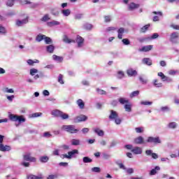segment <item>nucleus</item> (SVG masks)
Wrapping results in <instances>:
<instances>
[{
	"label": "nucleus",
	"mask_w": 179,
	"mask_h": 179,
	"mask_svg": "<svg viewBox=\"0 0 179 179\" xmlns=\"http://www.w3.org/2000/svg\"><path fill=\"white\" fill-rule=\"evenodd\" d=\"M63 41L64 43H66L67 44H71V43H77L78 47L80 48L82 45H83V43H85V39L80 36H77L76 41L70 39L68 38V36L64 35L63 36Z\"/></svg>",
	"instance_id": "obj_1"
},
{
	"label": "nucleus",
	"mask_w": 179,
	"mask_h": 179,
	"mask_svg": "<svg viewBox=\"0 0 179 179\" xmlns=\"http://www.w3.org/2000/svg\"><path fill=\"white\" fill-rule=\"evenodd\" d=\"M8 118H9V120H10V121H13L15 122L18 121V122H20V124H22V122H26V118H24V117L23 115L19 116L17 115L10 114L8 115Z\"/></svg>",
	"instance_id": "obj_2"
},
{
	"label": "nucleus",
	"mask_w": 179,
	"mask_h": 179,
	"mask_svg": "<svg viewBox=\"0 0 179 179\" xmlns=\"http://www.w3.org/2000/svg\"><path fill=\"white\" fill-rule=\"evenodd\" d=\"M110 112V114L109 115V120H114L115 124L117 125H120V124H121L122 120H121V118H120V117H118V113L115 112V110H111Z\"/></svg>",
	"instance_id": "obj_3"
},
{
	"label": "nucleus",
	"mask_w": 179,
	"mask_h": 179,
	"mask_svg": "<svg viewBox=\"0 0 179 179\" xmlns=\"http://www.w3.org/2000/svg\"><path fill=\"white\" fill-rule=\"evenodd\" d=\"M63 129L66 131V132H70V134H76L79 132L78 129H75V125H64Z\"/></svg>",
	"instance_id": "obj_4"
},
{
	"label": "nucleus",
	"mask_w": 179,
	"mask_h": 179,
	"mask_svg": "<svg viewBox=\"0 0 179 179\" xmlns=\"http://www.w3.org/2000/svg\"><path fill=\"white\" fill-rule=\"evenodd\" d=\"M79 151L78 150H73L70 152H68V155L64 154L62 155V159H72L74 155H78Z\"/></svg>",
	"instance_id": "obj_5"
},
{
	"label": "nucleus",
	"mask_w": 179,
	"mask_h": 179,
	"mask_svg": "<svg viewBox=\"0 0 179 179\" xmlns=\"http://www.w3.org/2000/svg\"><path fill=\"white\" fill-rule=\"evenodd\" d=\"M148 143H155V145H157V143H162V141L159 137H152L150 136L147 139Z\"/></svg>",
	"instance_id": "obj_6"
},
{
	"label": "nucleus",
	"mask_w": 179,
	"mask_h": 179,
	"mask_svg": "<svg viewBox=\"0 0 179 179\" xmlns=\"http://www.w3.org/2000/svg\"><path fill=\"white\" fill-rule=\"evenodd\" d=\"M23 159L25 162H31V163H36V162H37V159L34 157H31V154L30 153L23 155Z\"/></svg>",
	"instance_id": "obj_7"
},
{
	"label": "nucleus",
	"mask_w": 179,
	"mask_h": 179,
	"mask_svg": "<svg viewBox=\"0 0 179 179\" xmlns=\"http://www.w3.org/2000/svg\"><path fill=\"white\" fill-rule=\"evenodd\" d=\"M87 120V116L85 115H80L74 119V122L76 124H78V122H83Z\"/></svg>",
	"instance_id": "obj_8"
},
{
	"label": "nucleus",
	"mask_w": 179,
	"mask_h": 179,
	"mask_svg": "<svg viewBox=\"0 0 179 179\" xmlns=\"http://www.w3.org/2000/svg\"><path fill=\"white\" fill-rule=\"evenodd\" d=\"M157 75L159 76V78H161L162 82H171V80H173L171 78H169V77L166 76L163 72H159Z\"/></svg>",
	"instance_id": "obj_9"
},
{
	"label": "nucleus",
	"mask_w": 179,
	"mask_h": 179,
	"mask_svg": "<svg viewBox=\"0 0 179 179\" xmlns=\"http://www.w3.org/2000/svg\"><path fill=\"white\" fill-rule=\"evenodd\" d=\"M153 50V45H148L143 46L139 50L141 52H148V51H152Z\"/></svg>",
	"instance_id": "obj_10"
},
{
	"label": "nucleus",
	"mask_w": 179,
	"mask_h": 179,
	"mask_svg": "<svg viewBox=\"0 0 179 179\" xmlns=\"http://www.w3.org/2000/svg\"><path fill=\"white\" fill-rule=\"evenodd\" d=\"M27 23H29V17H27L25 19L22 20H17L16 21V25L18 26V27H20V26H23V24H26Z\"/></svg>",
	"instance_id": "obj_11"
},
{
	"label": "nucleus",
	"mask_w": 179,
	"mask_h": 179,
	"mask_svg": "<svg viewBox=\"0 0 179 179\" xmlns=\"http://www.w3.org/2000/svg\"><path fill=\"white\" fill-rule=\"evenodd\" d=\"M178 37H179L178 32H173L170 35V41H171V43H177L176 40H177Z\"/></svg>",
	"instance_id": "obj_12"
},
{
	"label": "nucleus",
	"mask_w": 179,
	"mask_h": 179,
	"mask_svg": "<svg viewBox=\"0 0 179 179\" xmlns=\"http://www.w3.org/2000/svg\"><path fill=\"white\" fill-rule=\"evenodd\" d=\"M134 143H135L136 145H142L145 143V140L143 139V137L138 136L134 138Z\"/></svg>",
	"instance_id": "obj_13"
},
{
	"label": "nucleus",
	"mask_w": 179,
	"mask_h": 179,
	"mask_svg": "<svg viewBox=\"0 0 179 179\" xmlns=\"http://www.w3.org/2000/svg\"><path fill=\"white\" fill-rule=\"evenodd\" d=\"M145 155H147V156H152V159H155L159 158V155H157V154L153 152V151H152V150H145Z\"/></svg>",
	"instance_id": "obj_14"
},
{
	"label": "nucleus",
	"mask_w": 179,
	"mask_h": 179,
	"mask_svg": "<svg viewBox=\"0 0 179 179\" xmlns=\"http://www.w3.org/2000/svg\"><path fill=\"white\" fill-rule=\"evenodd\" d=\"M127 73L128 76H136L138 75V71L134 70L133 69H129L127 70Z\"/></svg>",
	"instance_id": "obj_15"
},
{
	"label": "nucleus",
	"mask_w": 179,
	"mask_h": 179,
	"mask_svg": "<svg viewBox=\"0 0 179 179\" xmlns=\"http://www.w3.org/2000/svg\"><path fill=\"white\" fill-rule=\"evenodd\" d=\"M11 148L10 145H3V144L0 143V151L1 152H9Z\"/></svg>",
	"instance_id": "obj_16"
},
{
	"label": "nucleus",
	"mask_w": 179,
	"mask_h": 179,
	"mask_svg": "<svg viewBox=\"0 0 179 179\" xmlns=\"http://www.w3.org/2000/svg\"><path fill=\"white\" fill-rule=\"evenodd\" d=\"M131 152L134 155H142V148L141 147H135L131 149Z\"/></svg>",
	"instance_id": "obj_17"
},
{
	"label": "nucleus",
	"mask_w": 179,
	"mask_h": 179,
	"mask_svg": "<svg viewBox=\"0 0 179 179\" xmlns=\"http://www.w3.org/2000/svg\"><path fill=\"white\" fill-rule=\"evenodd\" d=\"M124 32H125V29H124L123 27H120L117 30V33H118L117 38H119V40H122V36Z\"/></svg>",
	"instance_id": "obj_18"
},
{
	"label": "nucleus",
	"mask_w": 179,
	"mask_h": 179,
	"mask_svg": "<svg viewBox=\"0 0 179 179\" xmlns=\"http://www.w3.org/2000/svg\"><path fill=\"white\" fill-rule=\"evenodd\" d=\"M52 59H54V61H57V62H63L64 61V57L62 56H57L56 55H52Z\"/></svg>",
	"instance_id": "obj_19"
},
{
	"label": "nucleus",
	"mask_w": 179,
	"mask_h": 179,
	"mask_svg": "<svg viewBox=\"0 0 179 179\" xmlns=\"http://www.w3.org/2000/svg\"><path fill=\"white\" fill-rule=\"evenodd\" d=\"M157 171H160V166H157L155 169H152L150 172V176H155L157 174Z\"/></svg>",
	"instance_id": "obj_20"
},
{
	"label": "nucleus",
	"mask_w": 179,
	"mask_h": 179,
	"mask_svg": "<svg viewBox=\"0 0 179 179\" xmlns=\"http://www.w3.org/2000/svg\"><path fill=\"white\" fill-rule=\"evenodd\" d=\"M124 109L127 113H131V111H132V104H131V102L124 105Z\"/></svg>",
	"instance_id": "obj_21"
},
{
	"label": "nucleus",
	"mask_w": 179,
	"mask_h": 179,
	"mask_svg": "<svg viewBox=\"0 0 179 179\" xmlns=\"http://www.w3.org/2000/svg\"><path fill=\"white\" fill-rule=\"evenodd\" d=\"M94 131L97 134L98 136H104V131L99 128L94 129Z\"/></svg>",
	"instance_id": "obj_22"
},
{
	"label": "nucleus",
	"mask_w": 179,
	"mask_h": 179,
	"mask_svg": "<svg viewBox=\"0 0 179 179\" xmlns=\"http://www.w3.org/2000/svg\"><path fill=\"white\" fill-rule=\"evenodd\" d=\"M27 179H43V175H39L38 176H36L34 175H27Z\"/></svg>",
	"instance_id": "obj_23"
},
{
	"label": "nucleus",
	"mask_w": 179,
	"mask_h": 179,
	"mask_svg": "<svg viewBox=\"0 0 179 179\" xmlns=\"http://www.w3.org/2000/svg\"><path fill=\"white\" fill-rule=\"evenodd\" d=\"M153 85L155 87H162L163 86V83H162L157 79L153 80Z\"/></svg>",
	"instance_id": "obj_24"
},
{
	"label": "nucleus",
	"mask_w": 179,
	"mask_h": 179,
	"mask_svg": "<svg viewBox=\"0 0 179 179\" xmlns=\"http://www.w3.org/2000/svg\"><path fill=\"white\" fill-rule=\"evenodd\" d=\"M47 24L48 26H49V27H52V26H58L59 24V22L53 20V21L47 22Z\"/></svg>",
	"instance_id": "obj_25"
},
{
	"label": "nucleus",
	"mask_w": 179,
	"mask_h": 179,
	"mask_svg": "<svg viewBox=\"0 0 179 179\" xmlns=\"http://www.w3.org/2000/svg\"><path fill=\"white\" fill-rule=\"evenodd\" d=\"M40 62V61H38V59H28L27 60V64L28 65H29L30 66H33V65H34V64H38Z\"/></svg>",
	"instance_id": "obj_26"
},
{
	"label": "nucleus",
	"mask_w": 179,
	"mask_h": 179,
	"mask_svg": "<svg viewBox=\"0 0 179 179\" xmlns=\"http://www.w3.org/2000/svg\"><path fill=\"white\" fill-rule=\"evenodd\" d=\"M149 27H150V24H148L143 26L140 29L141 33H146V31H148V30L149 29Z\"/></svg>",
	"instance_id": "obj_27"
},
{
	"label": "nucleus",
	"mask_w": 179,
	"mask_h": 179,
	"mask_svg": "<svg viewBox=\"0 0 179 179\" xmlns=\"http://www.w3.org/2000/svg\"><path fill=\"white\" fill-rule=\"evenodd\" d=\"M77 104L80 108L83 110V108H85V102H83V100L78 99L77 101Z\"/></svg>",
	"instance_id": "obj_28"
},
{
	"label": "nucleus",
	"mask_w": 179,
	"mask_h": 179,
	"mask_svg": "<svg viewBox=\"0 0 179 179\" xmlns=\"http://www.w3.org/2000/svg\"><path fill=\"white\" fill-rule=\"evenodd\" d=\"M139 8L138 4H136L135 3H131L129 6V10H134V9H136Z\"/></svg>",
	"instance_id": "obj_29"
},
{
	"label": "nucleus",
	"mask_w": 179,
	"mask_h": 179,
	"mask_svg": "<svg viewBox=\"0 0 179 179\" xmlns=\"http://www.w3.org/2000/svg\"><path fill=\"white\" fill-rule=\"evenodd\" d=\"M46 50L48 52H50V54H52V52H54V50H55V47H54L52 45H48L46 47Z\"/></svg>",
	"instance_id": "obj_30"
},
{
	"label": "nucleus",
	"mask_w": 179,
	"mask_h": 179,
	"mask_svg": "<svg viewBox=\"0 0 179 179\" xmlns=\"http://www.w3.org/2000/svg\"><path fill=\"white\" fill-rule=\"evenodd\" d=\"M118 101L120 103V104H127L129 103V100L127 99L126 98H120Z\"/></svg>",
	"instance_id": "obj_31"
},
{
	"label": "nucleus",
	"mask_w": 179,
	"mask_h": 179,
	"mask_svg": "<svg viewBox=\"0 0 179 179\" xmlns=\"http://www.w3.org/2000/svg\"><path fill=\"white\" fill-rule=\"evenodd\" d=\"M39 160L41 163H47L50 160V158L47 156H42L40 157Z\"/></svg>",
	"instance_id": "obj_32"
},
{
	"label": "nucleus",
	"mask_w": 179,
	"mask_h": 179,
	"mask_svg": "<svg viewBox=\"0 0 179 179\" xmlns=\"http://www.w3.org/2000/svg\"><path fill=\"white\" fill-rule=\"evenodd\" d=\"M139 93H140L139 90L134 91L130 94L129 97L131 99H134V97H136V96H139Z\"/></svg>",
	"instance_id": "obj_33"
},
{
	"label": "nucleus",
	"mask_w": 179,
	"mask_h": 179,
	"mask_svg": "<svg viewBox=\"0 0 179 179\" xmlns=\"http://www.w3.org/2000/svg\"><path fill=\"white\" fill-rule=\"evenodd\" d=\"M62 111L55 110L52 112V115H55V117H61Z\"/></svg>",
	"instance_id": "obj_34"
},
{
	"label": "nucleus",
	"mask_w": 179,
	"mask_h": 179,
	"mask_svg": "<svg viewBox=\"0 0 179 179\" xmlns=\"http://www.w3.org/2000/svg\"><path fill=\"white\" fill-rule=\"evenodd\" d=\"M71 145L73 146H78V145H80V141H79L78 139H73L71 141Z\"/></svg>",
	"instance_id": "obj_35"
},
{
	"label": "nucleus",
	"mask_w": 179,
	"mask_h": 179,
	"mask_svg": "<svg viewBox=\"0 0 179 179\" xmlns=\"http://www.w3.org/2000/svg\"><path fill=\"white\" fill-rule=\"evenodd\" d=\"M45 37V35L39 34L36 36V41H38V43H40V41H41L42 40H44Z\"/></svg>",
	"instance_id": "obj_36"
},
{
	"label": "nucleus",
	"mask_w": 179,
	"mask_h": 179,
	"mask_svg": "<svg viewBox=\"0 0 179 179\" xmlns=\"http://www.w3.org/2000/svg\"><path fill=\"white\" fill-rule=\"evenodd\" d=\"M62 13L64 15V16H69V15H71V10L69 9L62 10Z\"/></svg>",
	"instance_id": "obj_37"
},
{
	"label": "nucleus",
	"mask_w": 179,
	"mask_h": 179,
	"mask_svg": "<svg viewBox=\"0 0 179 179\" xmlns=\"http://www.w3.org/2000/svg\"><path fill=\"white\" fill-rule=\"evenodd\" d=\"M83 163H92L93 160L89 158V157H84L83 159Z\"/></svg>",
	"instance_id": "obj_38"
},
{
	"label": "nucleus",
	"mask_w": 179,
	"mask_h": 179,
	"mask_svg": "<svg viewBox=\"0 0 179 179\" xmlns=\"http://www.w3.org/2000/svg\"><path fill=\"white\" fill-rule=\"evenodd\" d=\"M141 104L142 106H152V104H153V102L149 101H143L141 102Z\"/></svg>",
	"instance_id": "obj_39"
},
{
	"label": "nucleus",
	"mask_w": 179,
	"mask_h": 179,
	"mask_svg": "<svg viewBox=\"0 0 179 179\" xmlns=\"http://www.w3.org/2000/svg\"><path fill=\"white\" fill-rule=\"evenodd\" d=\"M143 61L144 64H145L146 65H148L149 66L152 65V61L149 58H144Z\"/></svg>",
	"instance_id": "obj_40"
},
{
	"label": "nucleus",
	"mask_w": 179,
	"mask_h": 179,
	"mask_svg": "<svg viewBox=\"0 0 179 179\" xmlns=\"http://www.w3.org/2000/svg\"><path fill=\"white\" fill-rule=\"evenodd\" d=\"M83 27L85 30H92V29H93V25L90 24H85Z\"/></svg>",
	"instance_id": "obj_41"
},
{
	"label": "nucleus",
	"mask_w": 179,
	"mask_h": 179,
	"mask_svg": "<svg viewBox=\"0 0 179 179\" xmlns=\"http://www.w3.org/2000/svg\"><path fill=\"white\" fill-rule=\"evenodd\" d=\"M60 118H62L63 120H68V118H69V115L62 112L60 115Z\"/></svg>",
	"instance_id": "obj_42"
},
{
	"label": "nucleus",
	"mask_w": 179,
	"mask_h": 179,
	"mask_svg": "<svg viewBox=\"0 0 179 179\" xmlns=\"http://www.w3.org/2000/svg\"><path fill=\"white\" fill-rule=\"evenodd\" d=\"M169 128H171L172 129L177 128V123H176L174 122L169 123Z\"/></svg>",
	"instance_id": "obj_43"
},
{
	"label": "nucleus",
	"mask_w": 179,
	"mask_h": 179,
	"mask_svg": "<svg viewBox=\"0 0 179 179\" xmlns=\"http://www.w3.org/2000/svg\"><path fill=\"white\" fill-rule=\"evenodd\" d=\"M64 76L62 74L59 75L58 82L60 85H64Z\"/></svg>",
	"instance_id": "obj_44"
},
{
	"label": "nucleus",
	"mask_w": 179,
	"mask_h": 179,
	"mask_svg": "<svg viewBox=\"0 0 179 179\" xmlns=\"http://www.w3.org/2000/svg\"><path fill=\"white\" fill-rule=\"evenodd\" d=\"M136 134H143L144 129L143 127H136L135 128Z\"/></svg>",
	"instance_id": "obj_45"
},
{
	"label": "nucleus",
	"mask_w": 179,
	"mask_h": 179,
	"mask_svg": "<svg viewBox=\"0 0 179 179\" xmlns=\"http://www.w3.org/2000/svg\"><path fill=\"white\" fill-rule=\"evenodd\" d=\"M44 40L46 44H51L52 43V40L50 37L45 36Z\"/></svg>",
	"instance_id": "obj_46"
},
{
	"label": "nucleus",
	"mask_w": 179,
	"mask_h": 179,
	"mask_svg": "<svg viewBox=\"0 0 179 179\" xmlns=\"http://www.w3.org/2000/svg\"><path fill=\"white\" fill-rule=\"evenodd\" d=\"M170 27H171V29H173V30H179V25L174 23L171 24Z\"/></svg>",
	"instance_id": "obj_47"
},
{
	"label": "nucleus",
	"mask_w": 179,
	"mask_h": 179,
	"mask_svg": "<svg viewBox=\"0 0 179 179\" xmlns=\"http://www.w3.org/2000/svg\"><path fill=\"white\" fill-rule=\"evenodd\" d=\"M122 41L124 45H129L131 44V41L128 38H123Z\"/></svg>",
	"instance_id": "obj_48"
},
{
	"label": "nucleus",
	"mask_w": 179,
	"mask_h": 179,
	"mask_svg": "<svg viewBox=\"0 0 179 179\" xmlns=\"http://www.w3.org/2000/svg\"><path fill=\"white\" fill-rule=\"evenodd\" d=\"M124 76H125V74L123 73V71H120L117 72V78L119 79H122Z\"/></svg>",
	"instance_id": "obj_49"
},
{
	"label": "nucleus",
	"mask_w": 179,
	"mask_h": 179,
	"mask_svg": "<svg viewBox=\"0 0 179 179\" xmlns=\"http://www.w3.org/2000/svg\"><path fill=\"white\" fill-rule=\"evenodd\" d=\"M50 17L48 16V14L45 15L42 18L41 21L42 22H48V20H50Z\"/></svg>",
	"instance_id": "obj_50"
},
{
	"label": "nucleus",
	"mask_w": 179,
	"mask_h": 179,
	"mask_svg": "<svg viewBox=\"0 0 179 179\" xmlns=\"http://www.w3.org/2000/svg\"><path fill=\"white\" fill-rule=\"evenodd\" d=\"M96 92L99 94H107V92L100 88L96 89Z\"/></svg>",
	"instance_id": "obj_51"
},
{
	"label": "nucleus",
	"mask_w": 179,
	"mask_h": 179,
	"mask_svg": "<svg viewBox=\"0 0 179 179\" xmlns=\"http://www.w3.org/2000/svg\"><path fill=\"white\" fill-rule=\"evenodd\" d=\"M38 72V70H37V69H31L30 70V75H31V76H34L35 73H37Z\"/></svg>",
	"instance_id": "obj_52"
},
{
	"label": "nucleus",
	"mask_w": 179,
	"mask_h": 179,
	"mask_svg": "<svg viewBox=\"0 0 179 179\" xmlns=\"http://www.w3.org/2000/svg\"><path fill=\"white\" fill-rule=\"evenodd\" d=\"M0 34H6V29L2 26H0Z\"/></svg>",
	"instance_id": "obj_53"
},
{
	"label": "nucleus",
	"mask_w": 179,
	"mask_h": 179,
	"mask_svg": "<svg viewBox=\"0 0 179 179\" xmlns=\"http://www.w3.org/2000/svg\"><path fill=\"white\" fill-rule=\"evenodd\" d=\"M15 1L16 0H8L6 3L7 6H13V3H15Z\"/></svg>",
	"instance_id": "obj_54"
},
{
	"label": "nucleus",
	"mask_w": 179,
	"mask_h": 179,
	"mask_svg": "<svg viewBox=\"0 0 179 179\" xmlns=\"http://www.w3.org/2000/svg\"><path fill=\"white\" fill-rule=\"evenodd\" d=\"M104 19H105V22L106 23H108L110 22H111V16H110V15H106L104 17Z\"/></svg>",
	"instance_id": "obj_55"
},
{
	"label": "nucleus",
	"mask_w": 179,
	"mask_h": 179,
	"mask_svg": "<svg viewBox=\"0 0 179 179\" xmlns=\"http://www.w3.org/2000/svg\"><path fill=\"white\" fill-rule=\"evenodd\" d=\"M92 171H93L94 173H100L101 170L100 169V167H94L92 169Z\"/></svg>",
	"instance_id": "obj_56"
},
{
	"label": "nucleus",
	"mask_w": 179,
	"mask_h": 179,
	"mask_svg": "<svg viewBox=\"0 0 179 179\" xmlns=\"http://www.w3.org/2000/svg\"><path fill=\"white\" fill-rule=\"evenodd\" d=\"M139 80L140 82H141V83H143V85L148 83V80L146 79H145L143 77L140 76L139 77Z\"/></svg>",
	"instance_id": "obj_57"
},
{
	"label": "nucleus",
	"mask_w": 179,
	"mask_h": 179,
	"mask_svg": "<svg viewBox=\"0 0 179 179\" xmlns=\"http://www.w3.org/2000/svg\"><path fill=\"white\" fill-rule=\"evenodd\" d=\"M157 37H159V34L155 33L151 37H148V38H150V40H155V38H157Z\"/></svg>",
	"instance_id": "obj_58"
},
{
	"label": "nucleus",
	"mask_w": 179,
	"mask_h": 179,
	"mask_svg": "<svg viewBox=\"0 0 179 179\" xmlns=\"http://www.w3.org/2000/svg\"><path fill=\"white\" fill-rule=\"evenodd\" d=\"M117 30V28L114 27H108L107 29H106V31L108 32H110V31H114Z\"/></svg>",
	"instance_id": "obj_59"
},
{
	"label": "nucleus",
	"mask_w": 179,
	"mask_h": 179,
	"mask_svg": "<svg viewBox=\"0 0 179 179\" xmlns=\"http://www.w3.org/2000/svg\"><path fill=\"white\" fill-rule=\"evenodd\" d=\"M148 40H150V38L149 37H147V38H138V41L140 43H145V41H148Z\"/></svg>",
	"instance_id": "obj_60"
},
{
	"label": "nucleus",
	"mask_w": 179,
	"mask_h": 179,
	"mask_svg": "<svg viewBox=\"0 0 179 179\" xmlns=\"http://www.w3.org/2000/svg\"><path fill=\"white\" fill-rule=\"evenodd\" d=\"M176 73H178V71H176V70H170L169 71V75H171L173 76H174V75H176Z\"/></svg>",
	"instance_id": "obj_61"
},
{
	"label": "nucleus",
	"mask_w": 179,
	"mask_h": 179,
	"mask_svg": "<svg viewBox=\"0 0 179 179\" xmlns=\"http://www.w3.org/2000/svg\"><path fill=\"white\" fill-rule=\"evenodd\" d=\"M51 13H52V15H54L55 16H57V15H59V12H58V11L57 10V9L53 8V9H52V10H51Z\"/></svg>",
	"instance_id": "obj_62"
},
{
	"label": "nucleus",
	"mask_w": 179,
	"mask_h": 179,
	"mask_svg": "<svg viewBox=\"0 0 179 179\" xmlns=\"http://www.w3.org/2000/svg\"><path fill=\"white\" fill-rule=\"evenodd\" d=\"M161 110L164 113L166 111H170V108H169V106H162Z\"/></svg>",
	"instance_id": "obj_63"
},
{
	"label": "nucleus",
	"mask_w": 179,
	"mask_h": 179,
	"mask_svg": "<svg viewBox=\"0 0 179 179\" xmlns=\"http://www.w3.org/2000/svg\"><path fill=\"white\" fill-rule=\"evenodd\" d=\"M5 92H6V93H15V91L13 90V89H9V88H8V87H6V88L5 89Z\"/></svg>",
	"instance_id": "obj_64"
}]
</instances>
